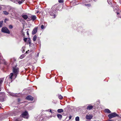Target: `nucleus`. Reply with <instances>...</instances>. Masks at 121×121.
<instances>
[{"label":"nucleus","instance_id":"79ce46f5","mask_svg":"<svg viewBox=\"0 0 121 121\" xmlns=\"http://www.w3.org/2000/svg\"><path fill=\"white\" fill-rule=\"evenodd\" d=\"M39 11H37V13H39Z\"/></svg>","mask_w":121,"mask_h":121},{"label":"nucleus","instance_id":"20e7f679","mask_svg":"<svg viewBox=\"0 0 121 121\" xmlns=\"http://www.w3.org/2000/svg\"><path fill=\"white\" fill-rule=\"evenodd\" d=\"M108 116L109 119H111L116 117H118V115L117 114L114 112L109 114L108 115Z\"/></svg>","mask_w":121,"mask_h":121},{"label":"nucleus","instance_id":"9d476101","mask_svg":"<svg viewBox=\"0 0 121 121\" xmlns=\"http://www.w3.org/2000/svg\"><path fill=\"white\" fill-rule=\"evenodd\" d=\"M92 117L91 115H86V118L87 120H90L92 118Z\"/></svg>","mask_w":121,"mask_h":121},{"label":"nucleus","instance_id":"dca6fc26","mask_svg":"<svg viewBox=\"0 0 121 121\" xmlns=\"http://www.w3.org/2000/svg\"><path fill=\"white\" fill-rule=\"evenodd\" d=\"M105 112L108 113H111V111L108 109H106L105 110Z\"/></svg>","mask_w":121,"mask_h":121},{"label":"nucleus","instance_id":"cd10ccee","mask_svg":"<svg viewBox=\"0 0 121 121\" xmlns=\"http://www.w3.org/2000/svg\"><path fill=\"white\" fill-rule=\"evenodd\" d=\"M107 2L109 4H110L109 3L111 4L112 2V0H107Z\"/></svg>","mask_w":121,"mask_h":121},{"label":"nucleus","instance_id":"f704fd0d","mask_svg":"<svg viewBox=\"0 0 121 121\" xmlns=\"http://www.w3.org/2000/svg\"><path fill=\"white\" fill-rule=\"evenodd\" d=\"M27 40V38H25L24 39V41L26 42Z\"/></svg>","mask_w":121,"mask_h":121},{"label":"nucleus","instance_id":"ddd939ff","mask_svg":"<svg viewBox=\"0 0 121 121\" xmlns=\"http://www.w3.org/2000/svg\"><path fill=\"white\" fill-rule=\"evenodd\" d=\"M4 94L3 92H0V99H3L4 96Z\"/></svg>","mask_w":121,"mask_h":121},{"label":"nucleus","instance_id":"393cba45","mask_svg":"<svg viewBox=\"0 0 121 121\" xmlns=\"http://www.w3.org/2000/svg\"><path fill=\"white\" fill-rule=\"evenodd\" d=\"M3 23V21H0V28L2 27V25Z\"/></svg>","mask_w":121,"mask_h":121},{"label":"nucleus","instance_id":"c9c22d12","mask_svg":"<svg viewBox=\"0 0 121 121\" xmlns=\"http://www.w3.org/2000/svg\"><path fill=\"white\" fill-rule=\"evenodd\" d=\"M39 55V53H38L37 54V55H36V57H37Z\"/></svg>","mask_w":121,"mask_h":121},{"label":"nucleus","instance_id":"6ab92c4d","mask_svg":"<svg viewBox=\"0 0 121 121\" xmlns=\"http://www.w3.org/2000/svg\"><path fill=\"white\" fill-rule=\"evenodd\" d=\"M37 38V36L36 35H35L33 37V40L34 41H36V39Z\"/></svg>","mask_w":121,"mask_h":121},{"label":"nucleus","instance_id":"bb28decb","mask_svg":"<svg viewBox=\"0 0 121 121\" xmlns=\"http://www.w3.org/2000/svg\"><path fill=\"white\" fill-rule=\"evenodd\" d=\"M3 82V80L2 79H0V86Z\"/></svg>","mask_w":121,"mask_h":121},{"label":"nucleus","instance_id":"49530a36","mask_svg":"<svg viewBox=\"0 0 121 121\" xmlns=\"http://www.w3.org/2000/svg\"><path fill=\"white\" fill-rule=\"evenodd\" d=\"M1 108V107L0 106V108Z\"/></svg>","mask_w":121,"mask_h":121},{"label":"nucleus","instance_id":"ea45409f","mask_svg":"<svg viewBox=\"0 0 121 121\" xmlns=\"http://www.w3.org/2000/svg\"><path fill=\"white\" fill-rule=\"evenodd\" d=\"M6 19H5V20H4V22H6Z\"/></svg>","mask_w":121,"mask_h":121},{"label":"nucleus","instance_id":"7ed1b4c3","mask_svg":"<svg viewBox=\"0 0 121 121\" xmlns=\"http://www.w3.org/2000/svg\"><path fill=\"white\" fill-rule=\"evenodd\" d=\"M0 64H3L8 66L9 64L5 60H3L2 57L0 53Z\"/></svg>","mask_w":121,"mask_h":121},{"label":"nucleus","instance_id":"f257e3e1","mask_svg":"<svg viewBox=\"0 0 121 121\" xmlns=\"http://www.w3.org/2000/svg\"><path fill=\"white\" fill-rule=\"evenodd\" d=\"M13 64L15 65V66H13V73H11L9 75L8 78V77H7L6 78L5 82L6 83H9L7 80H7L9 79V80L10 79L11 80L13 78L12 77L13 75V73H14V75L15 76V78H16L17 75L18 74L19 72V68L18 66L17 65L15 61L13 62Z\"/></svg>","mask_w":121,"mask_h":121},{"label":"nucleus","instance_id":"423d86ee","mask_svg":"<svg viewBox=\"0 0 121 121\" xmlns=\"http://www.w3.org/2000/svg\"><path fill=\"white\" fill-rule=\"evenodd\" d=\"M57 10H52L50 12V14L51 16H54V18H55L56 16V15L55 14Z\"/></svg>","mask_w":121,"mask_h":121},{"label":"nucleus","instance_id":"f03ea898","mask_svg":"<svg viewBox=\"0 0 121 121\" xmlns=\"http://www.w3.org/2000/svg\"><path fill=\"white\" fill-rule=\"evenodd\" d=\"M22 116L25 118L28 119L29 117V115L28 112L25 111L23 112L22 114Z\"/></svg>","mask_w":121,"mask_h":121},{"label":"nucleus","instance_id":"e433bc0d","mask_svg":"<svg viewBox=\"0 0 121 121\" xmlns=\"http://www.w3.org/2000/svg\"><path fill=\"white\" fill-rule=\"evenodd\" d=\"M49 112H50L51 113H52V110H51V109H50V110Z\"/></svg>","mask_w":121,"mask_h":121},{"label":"nucleus","instance_id":"5701e85b","mask_svg":"<svg viewBox=\"0 0 121 121\" xmlns=\"http://www.w3.org/2000/svg\"><path fill=\"white\" fill-rule=\"evenodd\" d=\"M3 12L4 14L5 15H8L9 14V12L6 11H3Z\"/></svg>","mask_w":121,"mask_h":121},{"label":"nucleus","instance_id":"9b49d317","mask_svg":"<svg viewBox=\"0 0 121 121\" xmlns=\"http://www.w3.org/2000/svg\"><path fill=\"white\" fill-rule=\"evenodd\" d=\"M31 20H32L33 21H34L37 18L36 16L35 15H31Z\"/></svg>","mask_w":121,"mask_h":121},{"label":"nucleus","instance_id":"39448f33","mask_svg":"<svg viewBox=\"0 0 121 121\" xmlns=\"http://www.w3.org/2000/svg\"><path fill=\"white\" fill-rule=\"evenodd\" d=\"M1 31L2 32L8 34L10 33V32L8 28L6 27H4L2 28Z\"/></svg>","mask_w":121,"mask_h":121},{"label":"nucleus","instance_id":"c03bdc74","mask_svg":"<svg viewBox=\"0 0 121 121\" xmlns=\"http://www.w3.org/2000/svg\"><path fill=\"white\" fill-rule=\"evenodd\" d=\"M1 89L0 88V91H1Z\"/></svg>","mask_w":121,"mask_h":121},{"label":"nucleus","instance_id":"473e14b6","mask_svg":"<svg viewBox=\"0 0 121 121\" xmlns=\"http://www.w3.org/2000/svg\"><path fill=\"white\" fill-rule=\"evenodd\" d=\"M44 28V26L43 25H42L41 26V28L42 29H43Z\"/></svg>","mask_w":121,"mask_h":121},{"label":"nucleus","instance_id":"aec40b11","mask_svg":"<svg viewBox=\"0 0 121 121\" xmlns=\"http://www.w3.org/2000/svg\"><path fill=\"white\" fill-rule=\"evenodd\" d=\"M25 56V55L24 54L21 55L20 57V58L22 59Z\"/></svg>","mask_w":121,"mask_h":121},{"label":"nucleus","instance_id":"1a4fd4ad","mask_svg":"<svg viewBox=\"0 0 121 121\" xmlns=\"http://www.w3.org/2000/svg\"><path fill=\"white\" fill-rule=\"evenodd\" d=\"M26 99L28 100L32 101L34 99V97L30 95H28L26 97Z\"/></svg>","mask_w":121,"mask_h":121},{"label":"nucleus","instance_id":"6e6552de","mask_svg":"<svg viewBox=\"0 0 121 121\" xmlns=\"http://www.w3.org/2000/svg\"><path fill=\"white\" fill-rule=\"evenodd\" d=\"M38 28L37 27H35L33 29L32 32V34L33 35L35 34Z\"/></svg>","mask_w":121,"mask_h":121},{"label":"nucleus","instance_id":"c756f323","mask_svg":"<svg viewBox=\"0 0 121 121\" xmlns=\"http://www.w3.org/2000/svg\"><path fill=\"white\" fill-rule=\"evenodd\" d=\"M30 51V52H31L32 51V50H28V51H26V52L25 54H27L28 53V52Z\"/></svg>","mask_w":121,"mask_h":121},{"label":"nucleus","instance_id":"4468645a","mask_svg":"<svg viewBox=\"0 0 121 121\" xmlns=\"http://www.w3.org/2000/svg\"><path fill=\"white\" fill-rule=\"evenodd\" d=\"M22 17L25 20H26L28 17L26 15H22Z\"/></svg>","mask_w":121,"mask_h":121},{"label":"nucleus","instance_id":"58836bf2","mask_svg":"<svg viewBox=\"0 0 121 121\" xmlns=\"http://www.w3.org/2000/svg\"><path fill=\"white\" fill-rule=\"evenodd\" d=\"M71 118V116H69V119H70Z\"/></svg>","mask_w":121,"mask_h":121},{"label":"nucleus","instance_id":"a878e982","mask_svg":"<svg viewBox=\"0 0 121 121\" xmlns=\"http://www.w3.org/2000/svg\"><path fill=\"white\" fill-rule=\"evenodd\" d=\"M58 97L59 99L60 100L61 99L63 98V97L61 95H59L58 96Z\"/></svg>","mask_w":121,"mask_h":121},{"label":"nucleus","instance_id":"412c9836","mask_svg":"<svg viewBox=\"0 0 121 121\" xmlns=\"http://www.w3.org/2000/svg\"><path fill=\"white\" fill-rule=\"evenodd\" d=\"M113 9L114 11H115V9L116 10L118 9V8L117 7V6L115 5L114 7H113Z\"/></svg>","mask_w":121,"mask_h":121},{"label":"nucleus","instance_id":"a19ab883","mask_svg":"<svg viewBox=\"0 0 121 121\" xmlns=\"http://www.w3.org/2000/svg\"><path fill=\"white\" fill-rule=\"evenodd\" d=\"M117 15H118L119 14V13L118 12L117 13Z\"/></svg>","mask_w":121,"mask_h":121},{"label":"nucleus","instance_id":"b1692460","mask_svg":"<svg viewBox=\"0 0 121 121\" xmlns=\"http://www.w3.org/2000/svg\"><path fill=\"white\" fill-rule=\"evenodd\" d=\"M75 120L76 121H79V118L78 117H77L75 118Z\"/></svg>","mask_w":121,"mask_h":121},{"label":"nucleus","instance_id":"2f4dec72","mask_svg":"<svg viewBox=\"0 0 121 121\" xmlns=\"http://www.w3.org/2000/svg\"><path fill=\"white\" fill-rule=\"evenodd\" d=\"M9 28L10 29H12L13 28V26L12 25H10L9 26Z\"/></svg>","mask_w":121,"mask_h":121},{"label":"nucleus","instance_id":"f3484780","mask_svg":"<svg viewBox=\"0 0 121 121\" xmlns=\"http://www.w3.org/2000/svg\"><path fill=\"white\" fill-rule=\"evenodd\" d=\"M28 41L30 44V46L31 45L34 46V44L33 43H31V41L30 39L28 40Z\"/></svg>","mask_w":121,"mask_h":121},{"label":"nucleus","instance_id":"2eb2a0df","mask_svg":"<svg viewBox=\"0 0 121 121\" xmlns=\"http://www.w3.org/2000/svg\"><path fill=\"white\" fill-rule=\"evenodd\" d=\"M57 116L58 118L60 119L61 120L62 118V115L59 114H58L57 115Z\"/></svg>","mask_w":121,"mask_h":121},{"label":"nucleus","instance_id":"0eeeda50","mask_svg":"<svg viewBox=\"0 0 121 121\" xmlns=\"http://www.w3.org/2000/svg\"><path fill=\"white\" fill-rule=\"evenodd\" d=\"M9 94L11 96H13L15 97H19V94H20V93H19L18 94H15L14 93H13L9 92Z\"/></svg>","mask_w":121,"mask_h":121},{"label":"nucleus","instance_id":"c85d7f7f","mask_svg":"<svg viewBox=\"0 0 121 121\" xmlns=\"http://www.w3.org/2000/svg\"><path fill=\"white\" fill-rule=\"evenodd\" d=\"M58 2L59 3H63V0H59Z\"/></svg>","mask_w":121,"mask_h":121},{"label":"nucleus","instance_id":"a18cd8bd","mask_svg":"<svg viewBox=\"0 0 121 121\" xmlns=\"http://www.w3.org/2000/svg\"><path fill=\"white\" fill-rule=\"evenodd\" d=\"M46 111H47V110H46Z\"/></svg>","mask_w":121,"mask_h":121},{"label":"nucleus","instance_id":"4c0bfd02","mask_svg":"<svg viewBox=\"0 0 121 121\" xmlns=\"http://www.w3.org/2000/svg\"><path fill=\"white\" fill-rule=\"evenodd\" d=\"M27 35H29V34L28 33V31H27Z\"/></svg>","mask_w":121,"mask_h":121},{"label":"nucleus","instance_id":"4be33fe9","mask_svg":"<svg viewBox=\"0 0 121 121\" xmlns=\"http://www.w3.org/2000/svg\"><path fill=\"white\" fill-rule=\"evenodd\" d=\"M25 47H23L21 49V51L23 53H24L25 52Z\"/></svg>","mask_w":121,"mask_h":121},{"label":"nucleus","instance_id":"37998d69","mask_svg":"<svg viewBox=\"0 0 121 121\" xmlns=\"http://www.w3.org/2000/svg\"><path fill=\"white\" fill-rule=\"evenodd\" d=\"M1 9V8L0 7V10Z\"/></svg>","mask_w":121,"mask_h":121},{"label":"nucleus","instance_id":"a211bd4d","mask_svg":"<svg viewBox=\"0 0 121 121\" xmlns=\"http://www.w3.org/2000/svg\"><path fill=\"white\" fill-rule=\"evenodd\" d=\"M63 110L62 109H59L57 110V112L58 113H61L63 112Z\"/></svg>","mask_w":121,"mask_h":121},{"label":"nucleus","instance_id":"7c9ffc66","mask_svg":"<svg viewBox=\"0 0 121 121\" xmlns=\"http://www.w3.org/2000/svg\"><path fill=\"white\" fill-rule=\"evenodd\" d=\"M13 121H21V120H20L19 119H14Z\"/></svg>","mask_w":121,"mask_h":121},{"label":"nucleus","instance_id":"f8f14e48","mask_svg":"<svg viewBox=\"0 0 121 121\" xmlns=\"http://www.w3.org/2000/svg\"><path fill=\"white\" fill-rule=\"evenodd\" d=\"M93 107V106L92 105H89L86 108V109L88 110H91L92 109Z\"/></svg>","mask_w":121,"mask_h":121},{"label":"nucleus","instance_id":"72a5a7b5","mask_svg":"<svg viewBox=\"0 0 121 121\" xmlns=\"http://www.w3.org/2000/svg\"><path fill=\"white\" fill-rule=\"evenodd\" d=\"M85 5L86 6H88V7L90 6H91L90 4H85Z\"/></svg>","mask_w":121,"mask_h":121}]
</instances>
